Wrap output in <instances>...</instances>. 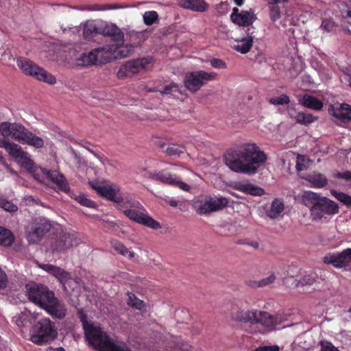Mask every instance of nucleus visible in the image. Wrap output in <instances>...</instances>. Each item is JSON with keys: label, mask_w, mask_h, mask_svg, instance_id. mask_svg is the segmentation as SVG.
<instances>
[{"label": "nucleus", "mask_w": 351, "mask_h": 351, "mask_svg": "<svg viewBox=\"0 0 351 351\" xmlns=\"http://www.w3.org/2000/svg\"><path fill=\"white\" fill-rule=\"evenodd\" d=\"M25 290L29 300L44 309L51 317L58 319L65 317L66 308L64 304L48 287L32 282L26 284Z\"/></svg>", "instance_id": "2"}, {"label": "nucleus", "mask_w": 351, "mask_h": 351, "mask_svg": "<svg viewBox=\"0 0 351 351\" xmlns=\"http://www.w3.org/2000/svg\"><path fill=\"white\" fill-rule=\"evenodd\" d=\"M344 17L351 19V10H348L346 12V15Z\"/></svg>", "instance_id": "63"}, {"label": "nucleus", "mask_w": 351, "mask_h": 351, "mask_svg": "<svg viewBox=\"0 0 351 351\" xmlns=\"http://www.w3.org/2000/svg\"><path fill=\"white\" fill-rule=\"evenodd\" d=\"M117 76L119 79H124L131 76L125 64L120 66L117 73Z\"/></svg>", "instance_id": "53"}, {"label": "nucleus", "mask_w": 351, "mask_h": 351, "mask_svg": "<svg viewBox=\"0 0 351 351\" xmlns=\"http://www.w3.org/2000/svg\"><path fill=\"white\" fill-rule=\"evenodd\" d=\"M304 204L308 207L313 221H321L324 216L333 215L339 212V205L333 200L319 194L308 191L302 195Z\"/></svg>", "instance_id": "4"}, {"label": "nucleus", "mask_w": 351, "mask_h": 351, "mask_svg": "<svg viewBox=\"0 0 351 351\" xmlns=\"http://www.w3.org/2000/svg\"><path fill=\"white\" fill-rule=\"evenodd\" d=\"M74 199L83 206L90 208H95L97 207V204L94 201L88 199L84 193H80L79 194H76Z\"/></svg>", "instance_id": "41"}, {"label": "nucleus", "mask_w": 351, "mask_h": 351, "mask_svg": "<svg viewBox=\"0 0 351 351\" xmlns=\"http://www.w3.org/2000/svg\"><path fill=\"white\" fill-rule=\"evenodd\" d=\"M139 207L141 208L127 209L123 211V214L129 219L138 224L154 230L161 228L160 223L148 215L147 210L142 204H140Z\"/></svg>", "instance_id": "13"}, {"label": "nucleus", "mask_w": 351, "mask_h": 351, "mask_svg": "<svg viewBox=\"0 0 351 351\" xmlns=\"http://www.w3.org/2000/svg\"><path fill=\"white\" fill-rule=\"evenodd\" d=\"M335 27H336L335 23L330 20H328V19L323 20L322 25H321V27L324 30H325L328 32H331L334 31Z\"/></svg>", "instance_id": "52"}, {"label": "nucleus", "mask_w": 351, "mask_h": 351, "mask_svg": "<svg viewBox=\"0 0 351 351\" xmlns=\"http://www.w3.org/2000/svg\"><path fill=\"white\" fill-rule=\"evenodd\" d=\"M256 313L257 309H241L237 302L232 304L230 309V317L233 321L244 324L249 323L251 325H254V322L257 321Z\"/></svg>", "instance_id": "17"}, {"label": "nucleus", "mask_w": 351, "mask_h": 351, "mask_svg": "<svg viewBox=\"0 0 351 351\" xmlns=\"http://www.w3.org/2000/svg\"><path fill=\"white\" fill-rule=\"evenodd\" d=\"M3 203L1 204L0 207L2 208L5 211L10 213H14L18 210V207L16 204H13L12 202L7 200L6 199H3Z\"/></svg>", "instance_id": "51"}, {"label": "nucleus", "mask_w": 351, "mask_h": 351, "mask_svg": "<svg viewBox=\"0 0 351 351\" xmlns=\"http://www.w3.org/2000/svg\"><path fill=\"white\" fill-rule=\"evenodd\" d=\"M153 178L162 183L177 186L184 191H189L190 189V186L183 182L179 177L165 171H161L154 174Z\"/></svg>", "instance_id": "20"}, {"label": "nucleus", "mask_w": 351, "mask_h": 351, "mask_svg": "<svg viewBox=\"0 0 351 351\" xmlns=\"http://www.w3.org/2000/svg\"><path fill=\"white\" fill-rule=\"evenodd\" d=\"M290 102L289 97L285 94H282L279 97H273L269 99V103L273 105H285Z\"/></svg>", "instance_id": "50"}, {"label": "nucleus", "mask_w": 351, "mask_h": 351, "mask_svg": "<svg viewBox=\"0 0 351 351\" xmlns=\"http://www.w3.org/2000/svg\"><path fill=\"white\" fill-rule=\"evenodd\" d=\"M97 64H104L112 60L119 57L125 58L133 51V47L130 46H117V45H107L94 49Z\"/></svg>", "instance_id": "7"}, {"label": "nucleus", "mask_w": 351, "mask_h": 351, "mask_svg": "<svg viewBox=\"0 0 351 351\" xmlns=\"http://www.w3.org/2000/svg\"><path fill=\"white\" fill-rule=\"evenodd\" d=\"M300 102L302 106L313 110H319L323 108V103L319 99L308 95H305Z\"/></svg>", "instance_id": "31"}, {"label": "nucleus", "mask_w": 351, "mask_h": 351, "mask_svg": "<svg viewBox=\"0 0 351 351\" xmlns=\"http://www.w3.org/2000/svg\"><path fill=\"white\" fill-rule=\"evenodd\" d=\"M158 14L156 11H147L143 14V21L145 25H151L158 20Z\"/></svg>", "instance_id": "49"}, {"label": "nucleus", "mask_w": 351, "mask_h": 351, "mask_svg": "<svg viewBox=\"0 0 351 351\" xmlns=\"http://www.w3.org/2000/svg\"><path fill=\"white\" fill-rule=\"evenodd\" d=\"M256 319L257 321L254 322V324H261L268 331L275 330L278 325L281 324L285 320L282 313H277L275 315H271L267 311L258 310H257Z\"/></svg>", "instance_id": "15"}, {"label": "nucleus", "mask_w": 351, "mask_h": 351, "mask_svg": "<svg viewBox=\"0 0 351 351\" xmlns=\"http://www.w3.org/2000/svg\"><path fill=\"white\" fill-rule=\"evenodd\" d=\"M234 3L238 6H241L243 4L244 0H234Z\"/></svg>", "instance_id": "61"}, {"label": "nucleus", "mask_w": 351, "mask_h": 351, "mask_svg": "<svg viewBox=\"0 0 351 351\" xmlns=\"http://www.w3.org/2000/svg\"><path fill=\"white\" fill-rule=\"evenodd\" d=\"M51 223L44 217L36 218L26 228L27 239L31 243H36L51 230Z\"/></svg>", "instance_id": "12"}, {"label": "nucleus", "mask_w": 351, "mask_h": 351, "mask_svg": "<svg viewBox=\"0 0 351 351\" xmlns=\"http://www.w3.org/2000/svg\"><path fill=\"white\" fill-rule=\"evenodd\" d=\"M256 17L253 12L244 11L240 12L238 18L233 22L239 26L247 27V28L253 27L252 25L256 20Z\"/></svg>", "instance_id": "27"}, {"label": "nucleus", "mask_w": 351, "mask_h": 351, "mask_svg": "<svg viewBox=\"0 0 351 351\" xmlns=\"http://www.w3.org/2000/svg\"><path fill=\"white\" fill-rule=\"evenodd\" d=\"M274 274H271L269 276L264 278L258 281H254L251 286L254 287H263L272 284L276 280Z\"/></svg>", "instance_id": "46"}, {"label": "nucleus", "mask_w": 351, "mask_h": 351, "mask_svg": "<svg viewBox=\"0 0 351 351\" xmlns=\"http://www.w3.org/2000/svg\"><path fill=\"white\" fill-rule=\"evenodd\" d=\"M293 118L297 123L304 125L310 124L316 120V118L311 114H305L304 112H298Z\"/></svg>", "instance_id": "42"}, {"label": "nucleus", "mask_w": 351, "mask_h": 351, "mask_svg": "<svg viewBox=\"0 0 351 351\" xmlns=\"http://www.w3.org/2000/svg\"><path fill=\"white\" fill-rule=\"evenodd\" d=\"M16 64L25 75L33 76L38 80L49 84H54L56 82V79L53 75L25 57L18 58Z\"/></svg>", "instance_id": "9"}, {"label": "nucleus", "mask_w": 351, "mask_h": 351, "mask_svg": "<svg viewBox=\"0 0 351 351\" xmlns=\"http://www.w3.org/2000/svg\"><path fill=\"white\" fill-rule=\"evenodd\" d=\"M77 317L80 319L84 335L89 343L98 351H132L123 342L117 341L101 330L87 320V315L83 309L77 310Z\"/></svg>", "instance_id": "3"}, {"label": "nucleus", "mask_w": 351, "mask_h": 351, "mask_svg": "<svg viewBox=\"0 0 351 351\" xmlns=\"http://www.w3.org/2000/svg\"><path fill=\"white\" fill-rule=\"evenodd\" d=\"M90 185L97 194L109 201L115 203L122 201L121 198V188L116 184L110 182L90 183Z\"/></svg>", "instance_id": "14"}, {"label": "nucleus", "mask_w": 351, "mask_h": 351, "mask_svg": "<svg viewBox=\"0 0 351 351\" xmlns=\"http://www.w3.org/2000/svg\"><path fill=\"white\" fill-rule=\"evenodd\" d=\"M217 76L215 72L204 70L187 72L184 77V85L189 92L195 93L209 82L215 80Z\"/></svg>", "instance_id": "8"}, {"label": "nucleus", "mask_w": 351, "mask_h": 351, "mask_svg": "<svg viewBox=\"0 0 351 351\" xmlns=\"http://www.w3.org/2000/svg\"><path fill=\"white\" fill-rule=\"evenodd\" d=\"M287 1V0H269L270 3H282Z\"/></svg>", "instance_id": "59"}, {"label": "nucleus", "mask_w": 351, "mask_h": 351, "mask_svg": "<svg viewBox=\"0 0 351 351\" xmlns=\"http://www.w3.org/2000/svg\"><path fill=\"white\" fill-rule=\"evenodd\" d=\"M0 136H2V135L0 134ZM5 138L6 137L2 138L1 136H0V147L4 148L5 149L8 146L7 144H9V143H10V141L6 140Z\"/></svg>", "instance_id": "58"}, {"label": "nucleus", "mask_w": 351, "mask_h": 351, "mask_svg": "<svg viewBox=\"0 0 351 351\" xmlns=\"http://www.w3.org/2000/svg\"><path fill=\"white\" fill-rule=\"evenodd\" d=\"M328 113L337 119V125L351 122V106L346 103L330 105Z\"/></svg>", "instance_id": "18"}, {"label": "nucleus", "mask_w": 351, "mask_h": 351, "mask_svg": "<svg viewBox=\"0 0 351 351\" xmlns=\"http://www.w3.org/2000/svg\"><path fill=\"white\" fill-rule=\"evenodd\" d=\"M0 133L3 137L10 136L21 144H26L39 149L44 146V140L33 134L24 125L19 123L8 121L0 123Z\"/></svg>", "instance_id": "5"}, {"label": "nucleus", "mask_w": 351, "mask_h": 351, "mask_svg": "<svg viewBox=\"0 0 351 351\" xmlns=\"http://www.w3.org/2000/svg\"><path fill=\"white\" fill-rule=\"evenodd\" d=\"M234 189L252 196H262L265 194V190L263 188L251 183L236 182Z\"/></svg>", "instance_id": "22"}, {"label": "nucleus", "mask_w": 351, "mask_h": 351, "mask_svg": "<svg viewBox=\"0 0 351 351\" xmlns=\"http://www.w3.org/2000/svg\"><path fill=\"white\" fill-rule=\"evenodd\" d=\"M326 264L332 265L335 268H342L351 264V248L343 250L341 252L329 254L323 258Z\"/></svg>", "instance_id": "19"}, {"label": "nucleus", "mask_w": 351, "mask_h": 351, "mask_svg": "<svg viewBox=\"0 0 351 351\" xmlns=\"http://www.w3.org/2000/svg\"><path fill=\"white\" fill-rule=\"evenodd\" d=\"M113 249L119 254L132 259L134 256V252L130 251L121 242L114 240L111 241Z\"/></svg>", "instance_id": "34"}, {"label": "nucleus", "mask_w": 351, "mask_h": 351, "mask_svg": "<svg viewBox=\"0 0 351 351\" xmlns=\"http://www.w3.org/2000/svg\"><path fill=\"white\" fill-rule=\"evenodd\" d=\"M283 210V202L278 199H275L271 203L270 209L267 212V215L269 217L275 219L280 215V213L282 212Z\"/></svg>", "instance_id": "35"}, {"label": "nucleus", "mask_w": 351, "mask_h": 351, "mask_svg": "<svg viewBox=\"0 0 351 351\" xmlns=\"http://www.w3.org/2000/svg\"><path fill=\"white\" fill-rule=\"evenodd\" d=\"M102 34L110 37L115 42L123 43L124 41V34L115 24H105L103 26Z\"/></svg>", "instance_id": "26"}, {"label": "nucleus", "mask_w": 351, "mask_h": 351, "mask_svg": "<svg viewBox=\"0 0 351 351\" xmlns=\"http://www.w3.org/2000/svg\"><path fill=\"white\" fill-rule=\"evenodd\" d=\"M331 195L343 205L351 207V196L343 192L337 191L335 189L330 190Z\"/></svg>", "instance_id": "38"}, {"label": "nucleus", "mask_w": 351, "mask_h": 351, "mask_svg": "<svg viewBox=\"0 0 351 351\" xmlns=\"http://www.w3.org/2000/svg\"><path fill=\"white\" fill-rule=\"evenodd\" d=\"M128 304L138 310H141L144 307V302L143 300L138 299L133 293H128Z\"/></svg>", "instance_id": "45"}, {"label": "nucleus", "mask_w": 351, "mask_h": 351, "mask_svg": "<svg viewBox=\"0 0 351 351\" xmlns=\"http://www.w3.org/2000/svg\"><path fill=\"white\" fill-rule=\"evenodd\" d=\"M269 8V17L270 19L275 22L279 20L281 17L280 7L277 3H270L268 2Z\"/></svg>", "instance_id": "44"}, {"label": "nucleus", "mask_w": 351, "mask_h": 351, "mask_svg": "<svg viewBox=\"0 0 351 351\" xmlns=\"http://www.w3.org/2000/svg\"><path fill=\"white\" fill-rule=\"evenodd\" d=\"M186 152L185 147L182 145L170 144L165 149V153L169 156L180 157Z\"/></svg>", "instance_id": "37"}, {"label": "nucleus", "mask_w": 351, "mask_h": 351, "mask_svg": "<svg viewBox=\"0 0 351 351\" xmlns=\"http://www.w3.org/2000/svg\"><path fill=\"white\" fill-rule=\"evenodd\" d=\"M223 159L225 165L232 171L254 175L267 160V156L256 144L244 143L228 149Z\"/></svg>", "instance_id": "1"}, {"label": "nucleus", "mask_w": 351, "mask_h": 351, "mask_svg": "<svg viewBox=\"0 0 351 351\" xmlns=\"http://www.w3.org/2000/svg\"><path fill=\"white\" fill-rule=\"evenodd\" d=\"M254 27H251L247 29V37L241 40V44L234 45L233 49L241 53L245 54L250 51L253 45V34Z\"/></svg>", "instance_id": "25"}, {"label": "nucleus", "mask_w": 351, "mask_h": 351, "mask_svg": "<svg viewBox=\"0 0 351 351\" xmlns=\"http://www.w3.org/2000/svg\"><path fill=\"white\" fill-rule=\"evenodd\" d=\"M121 198L122 201L117 202V204H118V209L122 210L123 213L127 209L140 208L139 206L141 204L138 201L130 195L124 196L121 194Z\"/></svg>", "instance_id": "29"}, {"label": "nucleus", "mask_w": 351, "mask_h": 351, "mask_svg": "<svg viewBox=\"0 0 351 351\" xmlns=\"http://www.w3.org/2000/svg\"><path fill=\"white\" fill-rule=\"evenodd\" d=\"M304 180L310 183L311 187L317 189L324 188L328 184V180L326 176L316 171L307 174Z\"/></svg>", "instance_id": "23"}, {"label": "nucleus", "mask_w": 351, "mask_h": 351, "mask_svg": "<svg viewBox=\"0 0 351 351\" xmlns=\"http://www.w3.org/2000/svg\"><path fill=\"white\" fill-rule=\"evenodd\" d=\"M30 340L37 345H43L57 337L58 332L55 323L49 318L39 320L31 330Z\"/></svg>", "instance_id": "6"}, {"label": "nucleus", "mask_w": 351, "mask_h": 351, "mask_svg": "<svg viewBox=\"0 0 351 351\" xmlns=\"http://www.w3.org/2000/svg\"><path fill=\"white\" fill-rule=\"evenodd\" d=\"M103 26H99L94 21L87 22L83 27V34L87 39H90L93 36L102 34Z\"/></svg>", "instance_id": "30"}, {"label": "nucleus", "mask_w": 351, "mask_h": 351, "mask_svg": "<svg viewBox=\"0 0 351 351\" xmlns=\"http://www.w3.org/2000/svg\"><path fill=\"white\" fill-rule=\"evenodd\" d=\"M317 277V274L314 272L306 274L300 279L298 285H301L302 287L307 285L311 286L316 281Z\"/></svg>", "instance_id": "47"}, {"label": "nucleus", "mask_w": 351, "mask_h": 351, "mask_svg": "<svg viewBox=\"0 0 351 351\" xmlns=\"http://www.w3.org/2000/svg\"><path fill=\"white\" fill-rule=\"evenodd\" d=\"M95 51L94 49L88 53H84L77 59V64L82 66H88L91 65H96L97 58H95Z\"/></svg>", "instance_id": "32"}, {"label": "nucleus", "mask_w": 351, "mask_h": 351, "mask_svg": "<svg viewBox=\"0 0 351 351\" xmlns=\"http://www.w3.org/2000/svg\"><path fill=\"white\" fill-rule=\"evenodd\" d=\"M15 237L8 229L0 226V245L9 247L14 243Z\"/></svg>", "instance_id": "33"}, {"label": "nucleus", "mask_w": 351, "mask_h": 351, "mask_svg": "<svg viewBox=\"0 0 351 351\" xmlns=\"http://www.w3.org/2000/svg\"><path fill=\"white\" fill-rule=\"evenodd\" d=\"M239 10L237 8H234L232 10V12L230 15V19L232 22H234L237 18H238V16L239 15Z\"/></svg>", "instance_id": "57"}, {"label": "nucleus", "mask_w": 351, "mask_h": 351, "mask_svg": "<svg viewBox=\"0 0 351 351\" xmlns=\"http://www.w3.org/2000/svg\"><path fill=\"white\" fill-rule=\"evenodd\" d=\"M228 204V200L224 197L206 195L197 200L194 206L199 214L206 215L223 210Z\"/></svg>", "instance_id": "10"}, {"label": "nucleus", "mask_w": 351, "mask_h": 351, "mask_svg": "<svg viewBox=\"0 0 351 351\" xmlns=\"http://www.w3.org/2000/svg\"><path fill=\"white\" fill-rule=\"evenodd\" d=\"M57 351H65V350L62 347H59L57 348Z\"/></svg>", "instance_id": "64"}, {"label": "nucleus", "mask_w": 351, "mask_h": 351, "mask_svg": "<svg viewBox=\"0 0 351 351\" xmlns=\"http://www.w3.org/2000/svg\"><path fill=\"white\" fill-rule=\"evenodd\" d=\"M228 3L227 1L226 2H221L220 4H219V8H223V6H228Z\"/></svg>", "instance_id": "62"}, {"label": "nucleus", "mask_w": 351, "mask_h": 351, "mask_svg": "<svg viewBox=\"0 0 351 351\" xmlns=\"http://www.w3.org/2000/svg\"><path fill=\"white\" fill-rule=\"evenodd\" d=\"M161 93L162 94L172 95L175 97L177 93L178 94L180 93V90L178 84L172 82L169 85H166Z\"/></svg>", "instance_id": "48"}, {"label": "nucleus", "mask_w": 351, "mask_h": 351, "mask_svg": "<svg viewBox=\"0 0 351 351\" xmlns=\"http://www.w3.org/2000/svg\"><path fill=\"white\" fill-rule=\"evenodd\" d=\"M169 204L171 206H173V207H176L178 206V201L176 200H174V199H171L169 202Z\"/></svg>", "instance_id": "60"}, {"label": "nucleus", "mask_w": 351, "mask_h": 351, "mask_svg": "<svg viewBox=\"0 0 351 351\" xmlns=\"http://www.w3.org/2000/svg\"><path fill=\"white\" fill-rule=\"evenodd\" d=\"M210 65L217 69H226L227 67L226 63L219 58H212L210 61Z\"/></svg>", "instance_id": "54"}, {"label": "nucleus", "mask_w": 351, "mask_h": 351, "mask_svg": "<svg viewBox=\"0 0 351 351\" xmlns=\"http://www.w3.org/2000/svg\"><path fill=\"white\" fill-rule=\"evenodd\" d=\"M8 146L5 148V150L8 152L9 155L16 160V158H19V156L23 154V149L22 147L19 145L18 144H16L12 142H10L9 144H7Z\"/></svg>", "instance_id": "43"}, {"label": "nucleus", "mask_w": 351, "mask_h": 351, "mask_svg": "<svg viewBox=\"0 0 351 351\" xmlns=\"http://www.w3.org/2000/svg\"><path fill=\"white\" fill-rule=\"evenodd\" d=\"M128 5H123L119 3L114 4H95L91 5V10H97V11H104L112 9H121L129 8Z\"/></svg>", "instance_id": "40"}, {"label": "nucleus", "mask_w": 351, "mask_h": 351, "mask_svg": "<svg viewBox=\"0 0 351 351\" xmlns=\"http://www.w3.org/2000/svg\"><path fill=\"white\" fill-rule=\"evenodd\" d=\"M40 268L55 276L61 283H64L71 278L69 273L57 266L51 264L41 265Z\"/></svg>", "instance_id": "24"}, {"label": "nucleus", "mask_w": 351, "mask_h": 351, "mask_svg": "<svg viewBox=\"0 0 351 351\" xmlns=\"http://www.w3.org/2000/svg\"><path fill=\"white\" fill-rule=\"evenodd\" d=\"M178 5L184 9L197 12H204L209 8L204 0H178Z\"/></svg>", "instance_id": "21"}, {"label": "nucleus", "mask_w": 351, "mask_h": 351, "mask_svg": "<svg viewBox=\"0 0 351 351\" xmlns=\"http://www.w3.org/2000/svg\"><path fill=\"white\" fill-rule=\"evenodd\" d=\"M321 351H339L331 343H326L325 345H322Z\"/></svg>", "instance_id": "56"}, {"label": "nucleus", "mask_w": 351, "mask_h": 351, "mask_svg": "<svg viewBox=\"0 0 351 351\" xmlns=\"http://www.w3.org/2000/svg\"><path fill=\"white\" fill-rule=\"evenodd\" d=\"M16 160L22 167L26 169L27 171H33L34 162L31 159L30 155L27 152L23 151V154H21Z\"/></svg>", "instance_id": "36"}, {"label": "nucleus", "mask_w": 351, "mask_h": 351, "mask_svg": "<svg viewBox=\"0 0 351 351\" xmlns=\"http://www.w3.org/2000/svg\"><path fill=\"white\" fill-rule=\"evenodd\" d=\"M149 63L150 61L148 58H143L128 61L125 64L132 76L138 73L141 69H145V66Z\"/></svg>", "instance_id": "28"}, {"label": "nucleus", "mask_w": 351, "mask_h": 351, "mask_svg": "<svg viewBox=\"0 0 351 351\" xmlns=\"http://www.w3.org/2000/svg\"><path fill=\"white\" fill-rule=\"evenodd\" d=\"M252 351H280V348L277 345L263 346H259Z\"/></svg>", "instance_id": "55"}, {"label": "nucleus", "mask_w": 351, "mask_h": 351, "mask_svg": "<svg viewBox=\"0 0 351 351\" xmlns=\"http://www.w3.org/2000/svg\"><path fill=\"white\" fill-rule=\"evenodd\" d=\"M35 179L40 182H51L60 191L67 193L69 185L65 177L57 171H50L45 168H36L33 173Z\"/></svg>", "instance_id": "11"}, {"label": "nucleus", "mask_w": 351, "mask_h": 351, "mask_svg": "<svg viewBox=\"0 0 351 351\" xmlns=\"http://www.w3.org/2000/svg\"><path fill=\"white\" fill-rule=\"evenodd\" d=\"M310 162L311 160L306 156L298 154L295 164L297 171L306 170L309 167Z\"/></svg>", "instance_id": "39"}, {"label": "nucleus", "mask_w": 351, "mask_h": 351, "mask_svg": "<svg viewBox=\"0 0 351 351\" xmlns=\"http://www.w3.org/2000/svg\"><path fill=\"white\" fill-rule=\"evenodd\" d=\"M75 238L73 234L61 231L51 237L50 249L53 252H64L73 246Z\"/></svg>", "instance_id": "16"}]
</instances>
